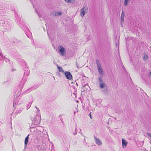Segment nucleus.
Masks as SVG:
<instances>
[{"label": "nucleus", "instance_id": "nucleus-1", "mask_svg": "<svg viewBox=\"0 0 151 151\" xmlns=\"http://www.w3.org/2000/svg\"><path fill=\"white\" fill-rule=\"evenodd\" d=\"M96 63L99 73L100 76L102 77L103 75L104 72L102 69L100 62L99 60H96Z\"/></svg>", "mask_w": 151, "mask_h": 151}, {"label": "nucleus", "instance_id": "nucleus-2", "mask_svg": "<svg viewBox=\"0 0 151 151\" xmlns=\"http://www.w3.org/2000/svg\"><path fill=\"white\" fill-rule=\"evenodd\" d=\"M99 87L100 88H103L107 87L106 84L104 83L103 79L101 77H99Z\"/></svg>", "mask_w": 151, "mask_h": 151}, {"label": "nucleus", "instance_id": "nucleus-3", "mask_svg": "<svg viewBox=\"0 0 151 151\" xmlns=\"http://www.w3.org/2000/svg\"><path fill=\"white\" fill-rule=\"evenodd\" d=\"M62 13L61 12H57L54 11L53 12L51 13L50 15L52 17L58 16H61L62 15Z\"/></svg>", "mask_w": 151, "mask_h": 151}, {"label": "nucleus", "instance_id": "nucleus-4", "mask_svg": "<svg viewBox=\"0 0 151 151\" xmlns=\"http://www.w3.org/2000/svg\"><path fill=\"white\" fill-rule=\"evenodd\" d=\"M87 10L88 9L87 7H82L81 9V16H84Z\"/></svg>", "mask_w": 151, "mask_h": 151}, {"label": "nucleus", "instance_id": "nucleus-5", "mask_svg": "<svg viewBox=\"0 0 151 151\" xmlns=\"http://www.w3.org/2000/svg\"><path fill=\"white\" fill-rule=\"evenodd\" d=\"M64 74L67 79L70 80L72 79V76L70 72L65 71Z\"/></svg>", "mask_w": 151, "mask_h": 151}, {"label": "nucleus", "instance_id": "nucleus-6", "mask_svg": "<svg viewBox=\"0 0 151 151\" xmlns=\"http://www.w3.org/2000/svg\"><path fill=\"white\" fill-rule=\"evenodd\" d=\"M59 51L61 53V55L62 56H63L64 55V52L65 51V49L62 46H60L59 47Z\"/></svg>", "mask_w": 151, "mask_h": 151}, {"label": "nucleus", "instance_id": "nucleus-7", "mask_svg": "<svg viewBox=\"0 0 151 151\" xmlns=\"http://www.w3.org/2000/svg\"><path fill=\"white\" fill-rule=\"evenodd\" d=\"M122 147L123 148H126V147L127 146V142L125 139H122Z\"/></svg>", "mask_w": 151, "mask_h": 151}, {"label": "nucleus", "instance_id": "nucleus-8", "mask_svg": "<svg viewBox=\"0 0 151 151\" xmlns=\"http://www.w3.org/2000/svg\"><path fill=\"white\" fill-rule=\"evenodd\" d=\"M94 138L96 143L98 145H101L102 144V142L99 138H97L95 136Z\"/></svg>", "mask_w": 151, "mask_h": 151}, {"label": "nucleus", "instance_id": "nucleus-9", "mask_svg": "<svg viewBox=\"0 0 151 151\" xmlns=\"http://www.w3.org/2000/svg\"><path fill=\"white\" fill-rule=\"evenodd\" d=\"M47 134V132L46 131L43 130V132H41L40 133V136L42 137H46V134Z\"/></svg>", "mask_w": 151, "mask_h": 151}, {"label": "nucleus", "instance_id": "nucleus-10", "mask_svg": "<svg viewBox=\"0 0 151 151\" xmlns=\"http://www.w3.org/2000/svg\"><path fill=\"white\" fill-rule=\"evenodd\" d=\"M29 135L28 134L27 136L25 138L24 140V147H27V144L28 142L29 136Z\"/></svg>", "mask_w": 151, "mask_h": 151}, {"label": "nucleus", "instance_id": "nucleus-11", "mask_svg": "<svg viewBox=\"0 0 151 151\" xmlns=\"http://www.w3.org/2000/svg\"><path fill=\"white\" fill-rule=\"evenodd\" d=\"M37 148L39 150H43L44 149V145H38L37 147Z\"/></svg>", "mask_w": 151, "mask_h": 151}, {"label": "nucleus", "instance_id": "nucleus-12", "mask_svg": "<svg viewBox=\"0 0 151 151\" xmlns=\"http://www.w3.org/2000/svg\"><path fill=\"white\" fill-rule=\"evenodd\" d=\"M102 91H103L105 94H108V88L107 87H106L103 88Z\"/></svg>", "mask_w": 151, "mask_h": 151}, {"label": "nucleus", "instance_id": "nucleus-13", "mask_svg": "<svg viewBox=\"0 0 151 151\" xmlns=\"http://www.w3.org/2000/svg\"><path fill=\"white\" fill-rule=\"evenodd\" d=\"M124 15H125L124 14L123 11H122V14L121 15V21L123 22H124Z\"/></svg>", "mask_w": 151, "mask_h": 151}, {"label": "nucleus", "instance_id": "nucleus-14", "mask_svg": "<svg viewBox=\"0 0 151 151\" xmlns=\"http://www.w3.org/2000/svg\"><path fill=\"white\" fill-rule=\"evenodd\" d=\"M29 74V70L28 68H26V70H25L24 73V75H26L27 76H28Z\"/></svg>", "mask_w": 151, "mask_h": 151}, {"label": "nucleus", "instance_id": "nucleus-15", "mask_svg": "<svg viewBox=\"0 0 151 151\" xmlns=\"http://www.w3.org/2000/svg\"><path fill=\"white\" fill-rule=\"evenodd\" d=\"M57 68H58L60 72H62L63 73H64V71L63 70L62 68L61 67H60L59 65L57 66Z\"/></svg>", "mask_w": 151, "mask_h": 151}, {"label": "nucleus", "instance_id": "nucleus-16", "mask_svg": "<svg viewBox=\"0 0 151 151\" xmlns=\"http://www.w3.org/2000/svg\"><path fill=\"white\" fill-rule=\"evenodd\" d=\"M129 0H124V5L125 6L127 5L128 2H129Z\"/></svg>", "mask_w": 151, "mask_h": 151}, {"label": "nucleus", "instance_id": "nucleus-17", "mask_svg": "<svg viewBox=\"0 0 151 151\" xmlns=\"http://www.w3.org/2000/svg\"><path fill=\"white\" fill-rule=\"evenodd\" d=\"M32 103V101L29 103V104L27 105V109H28L31 106V104Z\"/></svg>", "mask_w": 151, "mask_h": 151}, {"label": "nucleus", "instance_id": "nucleus-18", "mask_svg": "<svg viewBox=\"0 0 151 151\" xmlns=\"http://www.w3.org/2000/svg\"><path fill=\"white\" fill-rule=\"evenodd\" d=\"M35 107L37 109V112H36V113L37 114H40V110L36 106H35Z\"/></svg>", "mask_w": 151, "mask_h": 151}, {"label": "nucleus", "instance_id": "nucleus-19", "mask_svg": "<svg viewBox=\"0 0 151 151\" xmlns=\"http://www.w3.org/2000/svg\"><path fill=\"white\" fill-rule=\"evenodd\" d=\"M65 1L66 2L68 3H72V0H65Z\"/></svg>", "mask_w": 151, "mask_h": 151}, {"label": "nucleus", "instance_id": "nucleus-20", "mask_svg": "<svg viewBox=\"0 0 151 151\" xmlns=\"http://www.w3.org/2000/svg\"><path fill=\"white\" fill-rule=\"evenodd\" d=\"M29 89H29L27 90L25 92H24V93L25 94L27 93H28L29 92Z\"/></svg>", "mask_w": 151, "mask_h": 151}, {"label": "nucleus", "instance_id": "nucleus-21", "mask_svg": "<svg viewBox=\"0 0 151 151\" xmlns=\"http://www.w3.org/2000/svg\"><path fill=\"white\" fill-rule=\"evenodd\" d=\"M88 87H89V86H87L86 84H85L83 86V87L87 89L88 88H87Z\"/></svg>", "mask_w": 151, "mask_h": 151}, {"label": "nucleus", "instance_id": "nucleus-22", "mask_svg": "<svg viewBox=\"0 0 151 151\" xmlns=\"http://www.w3.org/2000/svg\"><path fill=\"white\" fill-rule=\"evenodd\" d=\"M147 58V55H144L143 57L144 59H146Z\"/></svg>", "mask_w": 151, "mask_h": 151}, {"label": "nucleus", "instance_id": "nucleus-23", "mask_svg": "<svg viewBox=\"0 0 151 151\" xmlns=\"http://www.w3.org/2000/svg\"><path fill=\"white\" fill-rule=\"evenodd\" d=\"M147 134L148 136L150 137V138H151V134L149 133H147Z\"/></svg>", "mask_w": 151, "mask_h": 151}, {"label": "nucleus", "instance_id": "nucleus-24", "mask_svg": "<svg viewBox=\"0 0 151 151\" xmlns=\"http://www.w3.org/2000/svg\"><path fill=\"white\" fill-rule=\"evenodd\" d=\"M22 61L24 63V65L26 66H27V63H25L24 60H22Z\"/></svg>", "mask_w": 151, "mask_h": 151}, {"label": "nucleus", "instance_id": "nucleus-25", "mask_svg": "<svg viewBox=\"0 0 151 151\" xmlns=\"http://www.w3.org/2000/svg\"><path fill=\"white\" fill-rule=\"evenodd\" d=\"M76 65L78 68H79V66H78V64L77 63H76Z\"/></svg>", "mask_w": 151, "mask_h": 151}, {"label": "nucleus", "instance_id": "nucleus-26", "mask_svg": "<svg viewBox=\"0 0 151 151\" xmlns=\"http://www.w3.org/2000/svg\"><path fill=\"white\" fill-rule=\"evenodd\" d=\"M77 132H73V134L74 135H76L77 134Z\"/></svg>", "mask_w": 151, "mask_h": 151}, {"label": "nucleus", "instance_id": "nucleus-27", "mask_svg": "<svg viewBox=\"0 0 151 151\" xmlns=\"http://www.w3.org/2000/svg\"><path fill=\"white\" fill-rule=\"evenodd\" d=\"M91 113H90V114H89V116H90V118L91 119H92V117H91Z\"/></svg>", "mask_w": 151, "mask_h": 151}, {"label": "nucleus", "instance_id": "nucleus-28", "mask_svg": "<svg viewBox=\"0 0 151 151\" xmlns=\"http://www.w3.org/2000/svg\"><path fill=\"white\" fill-rule=\"evenodd\" d=\"M75 132H77V127L75 128Z\"/></svg>", "mask_w": 151, "mask_h": 151}, {"label": "nucleus", "instance_id": "nucleus-29", "mask_svg": "<svg viewBox=\"0 0 151 151\" xmlns=\"http://www.w3.org/2000/svg\"><path fill=\"white\" fill-rule=\"evenodd\" d=\"M14 103L15 104H16V101H15V100H14Z\"/></svg>", "mask_w": 151, "mask_h": 151}, {"label": "nucleus", "instance_id": "nucleus-30", "mask_svg": "<svg viewBox=\"0 0 151 151\" xmlns=\"http://www.w3.org/2000/svg\"><path fill=\"white\" fill-rule=\"evenodd\" d=\"M6 59L8 61H9V60L8 59H7V58H6Z\"/></svg>", "mask_w": 151, "mask_h": 151}, {"label": "nucleus", "instance_id": "nucleus-31", "mask_svg": "<svg viewBox=\"0 0 151 151\" xmlns=\"http://www.w3.org/2000/svg\"><path fill=\"white\" fill-rule=\"evenodd\" d=\"M47 34L48 35H49V33L48 32H47Z\"/></svg>", "mask_w": 151, "mask_h": 151}, {"label": "nucleus", "instance_id": "nucleus-32", "mask_svg": "<svg viewBox=\"0 0 151 151\" xmlns=\"http://www.w3.org/2000/svg\"><path fill=\"white\" fill-rule=\"evenodd\" d=\"M76 85H77L78 86V84H77V83L76 84Z\"/></svg>", "mask_w": 151, "mask_h": 151}, {"label": "nucleus", "instance_id": "nucleus-33", "mask_svg": "<svg viewBox=\"0 0 151 151\" xmlns=\"http://www.w3.org/2000/svg\"><path fill=\"white\" fill-rule=\"evenodd\" d=\"M115 119H116V118H115Z\"/></svg>", "mask_w": 151, "mask_h": 151}, {"label": "nucleus", "instance_id": "nucleus-34", "mask_svg": "<svg viewBox=\"0 0 151 151\" xmlns=\"http://www.w3.org/2000/svg\"><path fill=\"white\" fill-rule=\"evenodd\" d=\"M61 121H62V120L61 119Z\"/></svg>", "mask_w": 151, "mask_h": 151}, {"label": "nucleus", "instance_id": "nucleus-35", "mask_svg": "<svg viewBox=\"0 0 151 151\" xmlns=\"http://www.w3.org/2000/svg\"><path fill=\"white\" fill-rule=\"evenodd\" d=\"M38 16H39V17H40V16H39V14H38Z\"/></svg>", "mask_w": 151, "mask_h": 151}]
</instances>
